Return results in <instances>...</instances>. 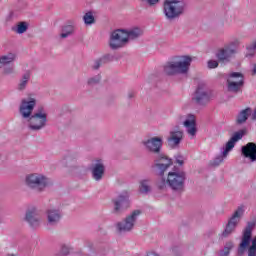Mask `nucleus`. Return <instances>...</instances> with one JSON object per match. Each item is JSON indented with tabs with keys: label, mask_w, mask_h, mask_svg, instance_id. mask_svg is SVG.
Here are the masks:
<instances>
[{
	"label": "nucleus",
	"mask_w": 256,
	"mask_h": 256,
	"mask_svg": "<svg viewBox=\"0 0 256 256\" xmlns=\"http://www.w3.org/2000/svg\"><path fill=\"white\" fill-rule=\"evenodd\" d=\"M233 247H235V243H233V241L226 242L224 248L220 250L219 256H229Z\"/></svg>",
	"instance_id": "29"
},
{
	"label": "nucleus",
	"mask_w": 256,
	"mask_h": 256,
	"mask_svg": "<svg viewBox=\"0 0 256 256\" xmlns=\"http://www.w3.org/2000/svg\"><path fill=\"white\" fill-rule=\"evenodd\" d=\"M2 73L3 75H13L15 73V66H4Z\"/></svg>",
	"instance_id": "33"
},
{
	"label": "nucleus",
	"mask_w": 256,
	"mask_h": 256,
	"mask_svg": "<svg viewBox=\"0 0 256 256\" xmlns=\"http://www.w3.org/2000/svg\"><path fill=\"white\" fill-rule=\"evenodd\" d=\"M252 72H253L254 75H256V64H254Z\"/></svg>",
	"instance_id": "42"
},
{
	"label": "nucleus",
	"mask_w": 256,
	"mask_h": 256,
	"mask_svg": "<svg viewBox=\"0 0 256 256\" xmlns=\"http://www.w3.org/2000/svg\"><path fill=\"white\" fill-rule=\"evenodd\" d=\"M244 213L245 208L243 206H240L236 209V211L229 218L228 223L226 224V227L221 234L222 237H229V235L235 233V229H237V225H239L241 222V217H243Z\"/></svg>",
	"instance_id": "12"
},
{
	"label": "nucleus",
	"mask_w": 256,
	"mask_h": 256,
	"mask_svg": "<svg viewBox=\"0 0 256 256\" xmlns=\"http://www.w3.org/2000/svg\"><path fill=\"white\" fill-rule=\"evenodd\" d=\"M139 191L141 193L147 194L151 191V181L147 179H143L139 183Z\"/></svg>",
	"instance_id": "28"
},
{
	"label": "nucleus",
	"mask_w": 256,
	"mask_h": 256,
	"mask_svg": "<svg viewBox=\"0 0 256 256\" xmlns=\"http://www.w3.org/2000/svg\"><path fill=\"white\" fill-rule=\"evenodd\" d=\"M239 45V40H234L230 42L224 49H221L217 53V58L219 61H229L233 55H235V49L232 47H237Z\"/></svg>",
	"instance_id": "19"
},
{
	"label": "nucleus",
	"mask_w": 256,
	"mask_h": 256,
	"mask_svg": "<svg viewBox=\"0 0 256 256\" xmlns=\"http://www.w3.org/2000/svg\"><path fill=\"white\" fill-rule=\"evenodd\" d=\"M29 79H31V72H26L22 75L20 82L18 84V89L23 91L27 87V83H29Z\"/></svg>",
	"instance_id": "27"
},
{
	"label": "nucleus",
	"mask_w": 256,
	"mask_h": 256,
	"mask_svg": "<svg viewBox=\"0 0 256 256\" xmlns=\"http://www.w3.org/2000/svg\"><path fill=\"white\" fill-rule=\"evenodd\" d=\"M217 67H219V62H217V60L208 61V69H217Z\"/></svg>",
	"instance_id": "38"
},
{
	"label": "nucleus",
	"mask_w": 256,
	"mask_h": 256,
	"mask_svg": "<svg viewBox=\"0 0 256 256\" xmlns=\"http://www.w3.org/2000/svg\"><path fill=\"white\" fill-rule=\"evenodd\" d=\"M24 183L28 189L43 191L49 185V178L42 173H30L25 176Z\"/></svg>",
	"instance_id": "8"
},
{
	"label": "nucleus",
	"mask_w": 256,
	"mask_h": 256,
	"mask_svg": "<svg viewBox=\"0 0 256 256\" xmlns=\"http://www.w3.org/2000/svg\"><path fill=\"white\" fill-rule=\"evenodd\" d=\"M105 61H107V57H102V58H98L94 61L92 67L93 69H99V67H101V65H103V63H105Z\"/></svg>",
	"instance_id": "32"
},
{
	"label": "nucleus",
	"mask_w": 256,
	"mask_h": 256,
	"mask_svg": "<svg viewBox=\"0 0 256 256\" xmlns=\"http://www.w3.org/2000/svg\"><path fill=\"white\" fill-rule=\"evenodd\" d=\"M155 5V1H148L147 2V7H153Z\"/></svg>",
	"instance_id": "40"
},
{
	"label": "nucleus",
	"mask_w": 256,
	"mask_h": 256,
	"mask_svg": "<svg viewBox=\"0 0 256 256\" xmlns=\"http://www.w3.org/2000/svg\"><path fill=\"white\" fill-rule=\"evenodd\" d=\"M181 141H183V131L181 130H172L168 137V145L172 149H177L179 145H181Z\"/></svg>",
	"instance_id": "21"
},
{
	"label": "nucleus",
	"mask_w": 256,
	"mask_h": 256,
	"mask_svg": "<svg viewBox=\"0 0 256 256\" xmlns=\"http://www.w3.org/2000/svg\"><path fill=\"white\" fill-rule=\"evenodd\" d=\"M90 171L94 181H101L105 176V160L101 158H96L93 160Z\"/></svg>",
	"instance_id": "15"
},
{
	"label": "nucleus",
	"mask_w": 256,
	"mask_h": 256,
	"mask_svg": "<svg viewBox=\"0 0 256 256\" xmlns=\"http://www.w3.org/2000/svg\"><path fill=\"white\" fill-rule=\"evenodd\" d=\"M99 81H101V75H97V76H95L93 78H90L88 80V84L89 85H93L94 83H99Z\"/></svg>",
	"instance_id": "39"
},
{
	"label": "nucleus",
	"mask_w": 256,
	"mask_h": 256,
	"mask_svg": "<svg viewBox=\"0 0 256 256\" xmlns=\"http://www.w3.org/2000/svg\"><path fill=\"white\" fill-rule=\"evenodd\" d=\"M75 31V27H73V25H68V26H65L63 29H62V32L60 34V37L62 39H67V37H69L70 35H73V32Z\"/></svg>",
	"instance_id": "30"
},
{
	"label": "nucleus",
	"mask_w": 256,
	"mask_h": 256,
	"mask_svg": "<svg viewBox=\"0 0 256 256\" xmlns=\"http://www.w3.org/2000/svg\"><path fill=\"white\" fill-rule=\"evenodd\" d=\"M27 29H29L28 22H18L13 28L12 31L17 33V35H23V33H27Z\"/></svg>",
	"instance_id": "26"
},
{
	"label": "nucleus",
	"mask_w": 256,
	"mask_h": 256,
	"mask_svg": "<svg viewBox=\"0 0 256 256\" xmlns=\"http://www.w3.org/2000/svg\"><path fill=\"white\" fill-rule=\"evenodd\" d=\"M253 111L251 110V108H245L243 110H241L237 116V123L239 125L245 123V121H247V119H249L250 115H252Z\"/></svg>",
	"instance_id": "25"
},
{
	"label": "nucleus",
	"mask_w": 256,
	"mask_h": 256,
	"mask_svg": "<svg viewBox=\"0 0 256 256\" xmlns=\"http://www.w3.org/2000/svg\"><path fill=\"white\" fill-rule=\"evenodd\" d=\"M143 147L150 153H161L163 148V136H153L142 141Z\"/></svg>",
	"instance_id": "14"
},
{
	"label": "nucleus",
	"mask_w": 256,
	"mask_h": 256,
	"mask_svg": "<svg viewBox=\"0 0 256 256\" xmlns=\"http://www.w3.org/2000/svg\"><path fill=\"white\" fill-rule=\"evenodd\" d=\"M25 219L27 223H29V225L34 228L39 227L43 223V218L37 215V212L35 211H28L26 213Z\"/></svg>",
	"instance_id": "22"
},
{
	"label": "nucleus",
	"mask_w": 256,
	"mask_h": 256,
	"mask_svg": "<svg viewBox=\"0 0 256 256\" xmlns=\"http://www.w3.org/2000/svg\"><path fill=\"white\" fill-rule=\"evenodd\" d=\"M238 255L256 256V236H253V224H248L242 233L238 246Z\"/></svg>",
	"instance_id": "4"
},
{
	"label": "nucleus",
	"mask_w": 256,
	"mask_h": 256,
	"mask_svg": "<svg viewBox=\"0 0 256 256\" xmlns=\"http://www.w3.org/2000/svg\"><path fill=\"white\" fill-rule=\"evenodd\" d=\"M244 77L241 72H232L227 77V88L231 93H239L243 88Z\"/></svg>",
	"instance_id": "13"
},
{
	"label": "nucleus",
	"mask_w": 256,
	"mask_h": 256,
	"mask_svg": "<svg viewBox=\"0 0 256 256\" xmlns=\"http://www.w3.org/2000/svg\"><path fill=\"white\" fill-rule=\"evenodd\" d=\"M242 155L247 159V163H255L256 162V144L248 143L242 147Z\"/></svg>",
	"instance_id": "20"
},
{
	"label": "nucleus",
	"mask_w": 256,
	"mask_h": 256,
	"mask_svg": "<svg viewBox=\"0 0 256 256\" xmlns=\"http://www.w3.org/2000/svg\"><path fill=\"white\" fill-rule=\"evenodd\" d=\"M191 63H193V57L189 55L176 56L164 65V73L166 75H187Z\"/></svg>",
	"instance_id": "3"
},
{
	"label": "nucleus",
	"mask_w": 256,
	"mask_h": 256,
	"mask_svg": "<svg viewBox=\"0 0 256 256\" xmlns=\"http://www.w3.org/2000/svg\"><path fill=\"white\" fill-rule=\"evenodd\" d=\"M83 21H84L85 25H93V23H95V16H93L92 12H87L83 16Z\"/></svg>",
	"instance_id": "31"
},
{
	"label": "nucleus",
	"mask_w": 256,
	"mask_h": 256,
	"mask_svg": "<svg viewBox=\"0 0 256 256\" xmlns=\"http://www.w3.org/2000/svg\"><path fill=\"white\" fill-rule=\"evenodd\" d=\"M15 53H7L0 56V69H3V67H7V65H11L13 61H15Z\"/></svg>",
	"instance_id": "23"
},
{
	"label": "nucleus",
	"mask_w": 256,
	"mask_h": 256,
	"mask_svg": "<svg viewBox=\"0 0 256 256\" xmlns=\"http://www.w3.org/2000/svg\"><path fill=\"white\" fill-rule=\"evenodd\" d=\"M154 167L159 171L161 177H163L165 171L173 167V159L165 154H159L154 161Z\"/></svg>",
	"instance_id": "17"
},
{
	"label": "nucleus",
	"mask_w": 256,
	"mask_h": 256,
	"mask_svg": "<svg viewBox=\"0 0 256 256\" xmlns=\"http://www.w3.org/2000/svg\"><path fill=\"white\" fill-rule=\"evenodd\" d=\"M6 256H19V254H17V253H9Z\"/></svg>",
	"instance_id": "43"
},
{
	"label": "nucleus",
	"mask_w": 256,
	"mask_h": 256,
	"mask_svg": "<svg viewBox=\"0 0 256 256\" xmlns=\"http://www.w3.org/2000/svg\"><path fill=\"white\" fill-rule=\"evenodd\" d=\"M175 162L177 163V165H183L185 163V156L181 155V154H177L175 156Z\"/></svg>",
	"instance_id": "37"
},
{
	"label": "nucleus",
	"mask_w": 256,
	"mask_h": 256,
	"mask_svg": "<svg viewBox=\"0 0 256 256\" xmlns=\"http://www.w3.org/2000/svg\"><path fill=\"white\" fill-rule=\"evenodd\" d=\"M187 174L183 170L173 169L167 176H160L156 181V187L161 191H166L168 187L173 191H183L185 189Z\"/></svg>",
	"instance_id": "1"
},
{
	"label": "nucleus",
	"mask_w": 256,
	"mask_h": 256,
	"mask_svg": "<svg viewBox=\"0 0 256 256\" xmlns=\"http://www.w3.org/2000/svg\"><path fill=\"white\" fill-rule=\"evenodd\" d=\"M143 212L140 209H136L130 212L124 219L116 224V230L118 233H131L139 221V217Z\"/></svg>",
	"instance_id": "6"
},
{
	"label": "nucleus",
	"mask_w": 256,
	"mask_h": 256,
	"mask_svg": "<svg viewBox=\"0 0 256 256\" xmlns=\"http://www.w3.org/2000/svg\"><path fill=\"white\" fill-rule=\"evenodd\" d=\"M213 99H215V93L207 89L205 84H199L192 97V100L198 105H208Z\"/></svg>",
	"instance_id": "11"
},
{
	"label": "nucleus",
	"mask_w": 256,
	"mask_h": 256,
	"mask_svg": "<svg viewBox=\"0 0 256 256\" xmlns=\"http://www.w3.org/2000/svg\"><path fill=\"white\" fill-rule=\"evenodd\" d=\"M73 251V248L71 247V244H63L61 246V253L62 255H69Z\"/></svg>",
	"instance_id": "34"
},
{
	"label": "nucleus",
	"mask_w": 256,
	"mask_h": 256,
	"mask_svg": "<svg viewBox=\"0 0 256 256\" xmlns=\"http://www.w3.org/2000/svg\"><path fill=\"white\" fill-rule=\"evenodd\" d=\"M245 133H247L246 130H239L233 134V136L230 138V141L226 142L225 145L221 147L220 154L211 161L212 167H219V165H221V163H223V161L229 157V153L235 149L237 141L243 139Z\"/></svg>",
	"instance_id": "5"
},
{
	"label": "nucleus",
	"mask_w": 256,
	"mask_h": 256,
	"mask_svg": "<svg viewBox=\"0 0 256 256\" xmlns=\"http://www.w3.org/2000/svg\"><path fill=\"white\" fill-rule=\"evenodd\" d=\"M166 1H179V0H166Z\"/></svg>",
	"instance_id": "44"
},
{
	"label": "nucleus",
	"mask_w": 256,
	"mask_h": 256,
	"mask_svg": "<svg viewBox=\"0 0 256 256\" xmlns=\"http://www.w3.org/2000/svg\"><path fill=\"white\" fill-rule=\"evenodd\" d=\"M183 11H185L184 1H165L163 4V13L169 21L183 15Z\"/></svg>",
	"instance_id": "9"
},
{
	"label": "nucleus",
	"mask_w": 256,
	"mask_h": 256,
	"mask_svg": "<svg viewBox=\"0 0 256 256\" xmlns=\"http://www.w3.org/2000/svg\"><path fill=\"white\" fill-rule=\"evenodd\" d=\"M250 44H252V49H254L255 51H256V40L255 41H253L252 43H250Z\"/></svg>",
	"instance_id": "41"
},
{
	"label": "nucleus",
	"mask_w": 256,
	"mask_h": 256,
	"mask_svg": "<svg viewBox=\"0 0 256 256\" xmlns=\"http://www.w3.org/2000/svg\"><path fill=\"white\" fill-rule=\"evenodd\" d=\"M183 126L190 139H195L197 135V117L194 114L184 116Z\"/></svg>",
	"instance_id": "18"
},
{
	"label": "nucleus",
	"mask_w": 256,
	"mask_h": 256,
	"mask_svg": "<svg viewBox=\"0 0 256 256\" xmlns=\"http://www.w3.org/2000/svg\"><path fill=\"white\" fill-rule=\"evenodd\" d=\"M47 108L40 107L28 119V127L31 131H41L47 125Z\"/></svg>",
	"instance_id": "7"
},
{
	"label": "nucleus",
	"mask_w": 256,
	"mask_h": 256,
	"mask_svg": "<svg viewBox=\"0 0 256 256\" xmlns=\"http://www.w3.org/2000/svg\"><path fill=\"white\" fill-rule=\"evenodd\" d=\"M78 159H79V156L70 155V156L66 157V163H69V165H75V163H77Z\"/></svg>",
	"instance_id": "36"
},
{
	"label": "nucleus",
	"mask_w": 256,
	"mask_h": 256,
	"mask_svg": "<svg viewBox=\"0 0 256 256\" xmlns=\"http://www.w3.org/2000/svg\"><path fill=\"white\" fill-rule=\"evenodd\" d=\"M143 35L141 28L117 29L111 33L109 47L111 49H123L130 41H135Z\"/></svg>",
	"instance_id": "2"
},
{
	"label": "nucleus",
	"mask_w": 256,
	"mask_h": 256,
	"mask_svg": "<svg viewBox=\"0 0 256 256\" xmlns=\"http://www.w3.org/2000/svg\"><path fill=\"white\" fill-rule=\"evenodd\" d=\"M46 221L48 225L55 227V225H59L61 219H63V212L59 207L52 206L45 211Z\"/></svg>",
	"instance_id": "16"
},
{
	"label": "nucleus",
	"mask_w": 256,
	"mask_h": 256,
	"mask_svg": "<svg viewBox=\"0 0 256 256\" xmlns=\"http://www.w3.org/2000/svg\"><path fill=\"white\" fill-rule=\"evenodd\" d=\"M252 44L246 45V57H253L255 55V48H252Z\"/></svg>",
	"instance_id": "35"
},
{
	"label": "nucleus",
	"mask_w": 256,
	"mask_h": 256,
	"mask_svg": "<svg viewBox=\"0 0 256 256\" xmlns=\"http://www.w3.org/2000/svg\"><path fill=\"white\" fill-rule=\"evenodd\" d=\"M35 107H37V97L30 94L21 100L19 105V115L22 117V119L27 120L33 115Z\"/></svg>",
	"instance_id": "10"
},
{
	"label": "nucleus",
	"mask_w": 256,
	"mask_h": 256,
	"mask_svg": "<svg viewBox=\"0 0 256 256\" xmlns=\"http://www.w3.org/2000/svg\"><path fill=\"white\" fill-rule=\"evenodd\" d=\"M113 203L115 213H119V211L123 209V205H125V203H129V198L127 196L120 195L118 198L113 200Z\"/></svg>",
	"instance_id": "24"
}]
</instances>
